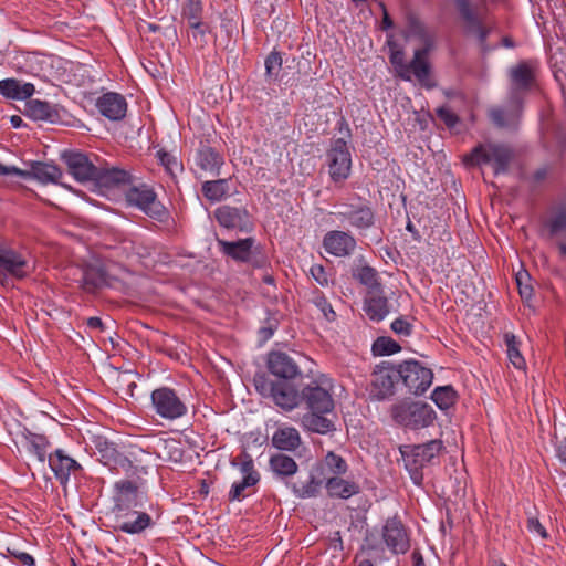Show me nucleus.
<instances>
[{
	"mask_svg": "<svg viewBox=\"0 0 566 566\" xmlns=\"http://www.w3.org/2000/svg\"><path fill=\"white\" fill-rule=\"evenodd\" d=\"M437 117L443 122V124L448 128H454L459 122L460 117L453 113L448 106H441L436 109Z\"/></svg>",
	"mask_w": 566,
	"mask_h": 566,
	"instance_id": "nucleus-53",
	"label": "nucleus"
},
{
	"mask_svg": "<svg viewBox=\"0 0 566 566\" xmlns=\"http://www.w3.org/2000/svg\"><path fill=\"white\" fill-rule=\"evenodd\" d=\"M301 390L295 387L287 392H279L277 407L292 411L303 406L306 412L301 418L303 428L307 431L328 434L336 430L334 421L327 418L334 410V399L329 390L323 388L316 380L308 384L300 382Z\"/></svg>",
	"mask_w": 566,
	"mask_h": 566,
	"instance_id": "nucleus-1",
	"label": "nucleus"
},
{
	"mask_svg": "<svg viewBox=\"0 0 566 566\" xmlns=\"http://www.w3.org/2000/svg\"><path fill=\"white\" fill-rule=\"evenodd\" d=\"M113 514V528L116 532H123L126 534H140L154 524V521L148 513L137 510L123 512L122 518L118 517L120 515L118 512H114Z\"/></svg>",
	"mask_w": 566,
	"mask_h": 566,
	"instance_id": "nucleus-23",
	"label": "nucleus"
},
{
	"mask_svg": "<svg viewBox=\"0 0 566 566\" xmlns=\"http://www.w3.org/2000/svg\"><path fill=\"white\" fill-rule=\"evenodd\" d=\"M114 505L112 513L118 512L123 517V512H129L140 505L139 501V486L132 480H119L114 484Z\"/></svg>",
	"mask_w": 566,
	"mask_h": 566,
	"instance_id": "nucleus-20",
	"label": "nucleus"
},
{
	"mask_svg": "<svg viewBox=\"0 0 566 566\" xmlns=\"http://www.w3.org/2000/svg\"><path fill=\"white\" fill-rule=\"evenodd\" d=\"M323 484L324 475L322 471H316L313 467L304 480L298 476L295 482L287 483V486L297 497L310 499L319 494Z\"/></svg>",
	"mask_w": 566,
	"mask_h": 566,
	"instance_id": "nucleus-28",
	"label": "nucleus"
},
{
	"mask_svg": "<svg viewBox=\"0 0 566 566\" xmlns=\"http://www.w3.org/2000/svg\"><path fill=\"white\" fill-rule=\"evenodd\" d=\"M526 280H530V274L527 272H518L516 274V283L521 297L531 298L533 295V287L528 284H524V281Z\"/></svg>",
	"mask_w": 566,
	"mask_h": 566,
	"instance_id": "nucleus-56",
	"label": "nucleus"
},
{
	"mask_svg": "<svg viewBox=\"0 0 566 566\" xmlns=\"http://www.w3.org/2000/svg\"><path fill=\"white\" fill-rule=\"evenodd\" d=\"M504 343L506 345V352L510 361L513 364L515 368L522 369L525 367V359L521 354L520 345L521 342L517 337L511 333L506 332L503 336Z\"/></svg>",
	"mask_w": 566,
	"mask_h": 566,
	"instance_id": "nucleus-42",
	"label": "nucleus"
},
{
	"mask_svg": "<svg viewBox=\"0 0 566 566\" xmlns=\"http://www.w3.org/2000/svg\"><path fill=\"white\" fill-rule=\"evenodd\" d=\"M547 175L548 169L546 167H542L534 171L532 179L534 184H539L546 179Z\"/></svg>",
	"mask_w": 566,
	"mask_h": 566,
	"instance_id": "nucleus-61",
	"label": "nucleus"
},
{
	"mask_svg": "<svg viewBox=\"0 0 566 566\" xmlns=\"http://www.w3.org/2000/svg\"><path fill=\"white\" fill-rule=\"evenodd\" d=\"M510 104L516 112H522L524 95L536 86V65L532 61H520L509 72Z\"/></svg>",
	"mask_w": 566,
	"mask_h": 566,
	"instance_id": "nucleus-7",
	"label": "nucleus"
},
{
	"mask_svg": "<svg viewBox=\"0 0 566 566\" xmlns=\"http://www.w3.org/2000/svg\"><path fill=\"white\" fill-rule=\"evenodd\" d=\"M11 555H13L22 565L27 566H33L34 565V558L24 552H13L9 551Z\"/></svg>",
	"mask_w": 566,
	"mask_h": 566,
	"instance_id": "nucleus-60",
	"label": "nucleus"
},
{
	"mask_svg": "<svg viewBox=\"0 0 566 566\" xmlns=\"http://www.w3.org/2000/svg\"><path fill=\"white\" fill-rule=\"evenodd\" d=\"M399 382L409 394L420 396L431 386L433 373L416 359H407L397 364Z\"/></svg>",
	"mask_w": 566,
	"mask_h": 566,
	"instance_id": "nucleus-11",
	"label": "nucleus"
},
{
	"mask_svg": "<svg viewBox=\"0 0 566 566\" xmlns=\"http://www.w3.org/2000/svg\"><path fill=\"white\" fill-rule=\"evenodd\" d=\"M357 247L356 239L348 231L331 230L323 238L324 250L334 256L345 258L352 255Z\"/></svg>",
	"mask_w": 566,
	"mask_h": 566,
	"instance_id": "nucleus-22",
	"label": "nucleus"
},
{
	"mask_svg": "<svg viewBox=\"0 0 566 566\" xmlns=\"http://www.w3.org/2000/svg\"><path fill=\"white\" fill-rule=\"evenodd\" d=\"M272 446L282 451H295L301 444V436L293 427L279 428L272 436Z\"/></svg>",
	"mask_w": 566,
	"mask_h": 566,
	"instance_id": "nucleus-37",
	"label": "nucleus"
},
{
	"mask_svg": "<svg viewBox=\"0 0 566 566\" xmlns=\"http://www.w3.org/2000/svg\"><path fill=\"white\" fill-rule=\"evenodd\" d=\"M382 539L392 554H405L410 548V539L401 520L395 515L382 526Z\"/></svg>",
	"mask_w": 566,
	"mask_h": 566,
	"instance_id": "nucleus-19",
	"label": "nucleus"
},
{
	"mask_svg": "<svg viewBox=\"0 0 566 566\" xmlns=\"http://www.w3.org/2000/svg\"><path fill=\"white\" fill-rule=\"evenodd\" d=\"M86 324L90 328H95V329H103V327H104L102 319L97 316L90 317L87 319Z\"/></svg>",
	"mask_w": 566,
	"mask_h": 566,
	"instance_id": "nucleus-63",
	"label": "nucleus"
},
{
	"mask_svg": "<svg viewBox=\"0 0 566 566\" xmlns=\"http://www.w3.org/2000/svg\"><path fill=\"white\" fill-rule=\"evenodd\" d=\"M527 530L531 533L538 534L543 539L548 538V533L546 528L541 524L537 517H528L527 518Z\"/></svg>",
	"mask_w": 566,
	"mask_h": 566,
	"instance_id": "nucleus-58",
	"label": "nucleus"
},
{
	"mask_svg": "<svg viewBox=\"0 0 566 566\" xmlns=\"http://www.w3.org/2000/svg\"><path fill=\"white\" fill-rule=\"evenodd\" d=\"M432 401L441 410L453 407L458 400V394L451 385L437 387L431 394Z\"/></svg>",
	"mask_w": 566,
	"mask_h": 566,
	"instance_id": "nucleus-41",
	"label": "nucleus"
},
{
	"mask_svg": "<svg viewBox=\"0 0 566 566\" xmlns=\"http://www.w3.org/2000/svg\"><path fill=\"white\" fill-rule=\"evenodd\" d=\"M277 326L279 322L275 318L268 317L264 321L263 326H261L259 329V335L261 339L263 342L269 340L273 336L274 332L277 329Z\"/></svg>",
	"mask_w": 566,
	"mask_h": 566,
	"instance_id": "nucleus-55",
	"label": "nucleus"
},
{
	"mask_svg": "<svg viewBox=\"0 0 566 566\" xmlns=\"http://www.w3.org/2000/svg\"><path fill=\"white\" fill-rule=\"evenodd\" d=\"M389 60L390 63L395 66L400 78L405 81L411 80L409 71L407 70L408 64L405 63V53L402 50L392 51Z\"/></svg>",
	"mask_w": 566,
	"mask_h": 566,
	"instance_id": "nucleus-50",
	"label": "nucleus"
},
{
	"mask_svg": "<svg viewBox=\"0 0 566 566\" xmlns=\"http://www.w3.org/2000/svg\"><path fill=\"white\" fill-rule=\"evenodd\" d=\"M266 373H256L253 377L255 390L271 399L277 406L279 392L295 389L303 380L298 364L286 353L271 350L266 355Z\"/></svg>",
	"mask_w": 566,
	"mask_h": 566,
	"instance_id": "nucleus-2",
	"label": "nucleus"
},
{
	"mask_svg": "<svg viewBox=\"0 0 566 566\" xmlns=\"http://www.w3.org/2000/svg\"><path fill=\"white\" fill-rule=\"evenodd\" d=\"M34 92L32 83H24L14 77L0 81V94L7 99L27 101Z\"/></svg>",
	"mask_w": 566,
	"mask_h": 566,
	"instance_id": "nucleus-33",
	"label": "nucleus"
},
{
	"mask_svg": "<svg viewBox=\"0 0 566 566\" xmlns=\"http://www.w3.org/2000/svg\"><path fill=\"white\" fill-rule=\"evenodd\" d=\"M157 158L160 165H163L166 171L172 177H175L177 172H181L184 170L182 164L178 161L174 155L164 149L157 151Z\"/></svg>",
	"mask_w": 566,
	"mask_h": 566,
	"instance_id": "nucleus-49",
	"label": "nucleus"
},
{
	"mask_svg": "<svg viewBox=\"0 0 566 566\" xmlns=\"http://www.w3.org/2000/svg\"><path fill=\"white\" fill-rule=\"evenodd\" d=\"M190 28L192 29L193 39L197 41L198 38H200L199 45L203 46V44L206 43V41L203 40V36L209 31V27L200 20V28H196V27H190Z\"/></svg>",
	"mask_w": 566,
	"mask_h": 566,
	"instance_id": "nucleus-59",
	"label": "nucleus"
},
{
	"mask_svg": "<svg viewBox=\"0 0 566 566\" xmlns=\"http://www.w3.org/2000/svg\"><path fill=\"white\" fill-rule=\"evenodd\" d=\"M557 457L563 463H566V438L560 442V444L557 448Z\"/></svg>",
	"mask_w": 566,
	"mask_h": 566,
	"instance_id": "nucleus-64",
	"label": "nucleus"
},
{
	"mask_svg": "<svg viewBox=\"0 0 566 566\" xmlns=\"http://www.w3.org/2000/svg\"><path fill=\"white\" fill-rule=\"evenodd\" d=\"M202 11L201 0H186L182 7V15L187 19L189 27L200 28Z\"/></svg>",
	"mask_w": 566,
	"mask_h": 566,
	"instance_id": "nucleus-43",
	"label": "nucleus"
},
{
	"mask_svg": "<svg viewBox=\"0 0 566 566\" xmlns=\"http://www.w3.org/2000/svg\"><path fill=\"white\" fill-rule=\"evenodd\" d=\"M331 545L334 549L343 551V539L339 531L334 533L333 537L331 538Z\"/></svg>",
	"mask_w": 566,
	"mask_h": 566,
	"instance_id": "nucleus-62",
	"label": "nucleus"
},
{
	"mask_svg": "<svg viewBox=\"0 0 566 566\" xmlns=\"http://www.w3.org/2000/svg\"><path fill=\"white\" fill-rule=\"evenodd\" d=\"M217 245L224 256L238 263H247L256 269H261L268 263L266 255L261 247L255 244V239L252 237L237 241H227L217 238Z\"/></svg>",
	"mask_w": 566,
	"mask_h": 566,
	"instance_id": "nucleus-6",
	"label": "nucleus"
},
{
	"mask_svg": "<svg viewBox=\"0 0 566 566\" xmlns=\"http://www.w3.org/2000/svg\"><path fill=\"white\" fill-rule=\"evenodd\" d=\"M431 50L432 48H429V44L417 49L411 62L407 65L409 75L411 76V74H413L418 82L428 88L434 86L433 83H428L431 73V65L428 61V55Z\"/></svg>",
	"mask_w": 566,
	"mask_h": 566,
	"instance_id": "nucleus-30",
	"label": "nucleus"
},
{
	"mask_svg": "<svg viewBox=\"0 0 566 566\" xmlns=\"http://www.w3.org/2000/svg\"><path fill=\"white\" fill-rule=\"evenodd\" d=\"M0 270L19 281L28 277L31 273L25 256L11 248H0Z\"/></svg>",
	"mask_w": 566,
	"mask_h": 566,
	"instance_id": "nucleus-26",
	"label": "nucleus"
},
{
	"mask_svg": "<svg viewBox=\"0 0 566 566\" xmlns=\"http://www.w3.org/2000/svg\"><path fill=\"white\" fill-rule=\"evenodd\" d=\"M312 302L314 303V305L322 312L323 316L328 321V322H334L336 319V312L334 311L333 306L331 305V303L327 301V298L325 297V295L323 294L322 291H319L318 289H315L313 291V298H312Z\"/></svg>",
	"mask_w": 566,
	"mask_h": 566,
	"instance_id": "nucleus-48",
	"label": "nucleus"
},
{
	"mask_svg": "<svg viewBox=\"0 0 566 566\" xmlns=\"http://www.w3.org/2000/svg\"><path fill=\"white\" fill-rule=\"evenodd\" d=\"M24 115L33 120L56 123L61 119L56 105L40 99H27Z\"/></svg>",
	"mask_w": 566,
	"mask_h": 566,
	"instance_id": "nucleus-31",
	"label": "nucleus"
},
{
	"mask_svg": "<svg viewBox=\"0 0 566 566\" xmlns=\"http://www.w3.org/2000/svg\"><path fill=\"white\" fill-rule=\"evenodd\" d=\"M92 442L94 455L111 471L125 474H134L137 471V467L133 464V461L125 455L116 443L102 436L94 437Z\"/></svg>",
	"mask_w": 566,
	"mask_h": 566,
	"instance_id": "nucleus-9",
	"label": "nucleus"
},
{
	"mask_svg": "<svg viewBox=\"0 0 566 566\" xmlns=\"http://www.w3.org/2000/svg\"><path fill=\"white\" fill-rule=\"evenodd\" d=\"M27 441L29 444V450L33 452L39 461L44 462L46 458V448L49 446V440L43 434L29 432L27 436Z\"/></svg>",
	"mask_w": 566,
	"mask_h": 566,
	"instance_id": "nucleus-46",
	"label": "nucleus"
},
{
	"mask_svg": "<svg viewBox=\"0 0 566 566\" xmlns=\"http://www.w3.org/2000/svg\"><path fill=\"white\" fill-rule=\"evenodd\" d=\"M392 420L402 427L418 430L431 426L436 419L433 408L421 401L402 400L390 407Z\"/></svg>",
	"mask_w": 566,
	"mask_h": 566,
	"instance_id": "nucleus-5",
	"label": "nucleus"
},
{
	"mask_svg": "<svg viewBox=\"0 0 566 566\" xmlns=\"http://www.w3.org/2000/svg\"><path fill=\"white\" fill-rule=\"evenodd\" d=\"M49 465L54 472L56 480L63 486L67 484L71 474L78 476L83 473L82 465L61 449L55 450L49 455Z\"/></svg>",
	"mask_w": 566,
	"mask_h": 566,
	"instance_id": "nucleus-24",
	"label": "nucleus"
},
{
	"mask_svg": "<svg viewBox=\"0 0 566 566\" xmlns=\"http://www.w3.org/2000/svg\"><path fill=\"white\" fill-rule=\"evenodd\" d=\"M96 107L109 120H120L126 116L127 102L122 94L107 92L97 98Z\"/></svg>",
	"mask_w": 566,
	"mask_h": 566,
	"instance_id": "nucleus-27",
	"label": "nucleus"
},
{
	"mask_svg": "<svg viewBox=\"0 0 566 566\" xmlns=\"http://www.w3.org/2000/svg\"><path fill=\"white\" fill-rule=\"evenodd\" d=\"M230 179L220 178L202 182L201 192L210 202H220L230 196Z\"/></svg>",
	"mask_w": 566,
	"mask_h": 566,
	"instance_id": "nucleus-38",
	"label": "nucleus"
},
{
	"mask_svg": "<svg viewBox=\"0 0 566 566\" xmlns=\"http://www.w3.org/2000/svg\"><path fill=\"white\" fill-rule=\"evenodd\" d=\"M265 74L270 78H276L282 67V55L277 51H272L265 59Z\"/></svg>",
	"mask_w": 566,
	"mask_h": 566,
	"instance_id": "nucleus-51",
	"label": "nucleus"
},
{
	"mask_svg": "<svg viewBox=\"0 0 566 566\" xmlns=\"http://www.w3.org/2000/svg\"><path fill=\"white\" fill-rule=\"evenodd\" d=\"M310 274L321 286L328 285V274L322 264H313Z\"/></svg>",
	"mask_w": 566,
	"mask_h": 566,
	"instance_id": "nucleus-57",
	"label": "nucleus"
},
{
	"mask_svg": "<svg viewBox=\"0 0 566 566\" xmlns=\"http://www.w3.org/2000/svg\"><path fill=\"white\" fill-rule=\"evenodd\" d=\"M375 356H388L401 350V346L389 336H379L373 344Z\"/></svg>",
	"mask_w": 566,
	"mask_h": 566,
	"instance_id": "nucleus-45",
	"label": "nucleus"
},
{
	"mask_svg": "<svg viewBox=\"0 0 566 566\" xmlns=\"http://www.w3.org/2000/svg\"><path fill=\"white\" fill-rule=\"evenodd\" d=\"M94 181L101 188L113 189L133 184V176L129 171L118 167H97Z\"/></svg>",
	"mask_w": 566,
	"mask_h": 566,
	"instance_id": "nucleus-29",
	"label": "nucleus"
},
{
	"mask_svg": "<svg viewBox=\"0 0 566 566\" xmlns=\"http://www.w3.org/2000/svg\"><path fill=\"white\" fill-rule=\"evenodd\" d=\"M214 219L220 227L248 233L253 230L252 217L245 207L222 205L213 211Z\"/></svg>",
	"mask_w": 566,
	"mask_h": 566,
	"instance_id": "nucleus-17",
	"label": "nucleus"
},
{
	"mask_svg": "<svg viewBox=\"0 0 566 566\" xmlns=\"http://www.w3.org/2000/svg\"><path fill=\"white\" fill-rule=\"evenodd\" d=\"M354 279L360 284L368 287V292H381V283L379 282L378 272L370 265H363L353 272Z\"/></svg>",
	"mask_w": 566,
	"mask_h": 566,
	"instance_id": "nucleus-40",
	"label": "nucleus"
},
{
	"mask_svg": "<svg viewBox=\"0 0 566 566\" xmlns=\"http://www.w3.org/2000/svg\"><path fill=\"white\" fill-rule=\"evenodd\" d=\"M314 469L322 471L325 482L329 476L344 475L348 470V464L343 457L328 451L324 459L314 465Z\"/></svg>",
	"mask_w": 566,
	"mask_h": 566,
	"instance_id": "nucleus-36",
	"label": "nucleus"
},
{
	"mask_svg": "<svg viewBox=\"0 0 566 566\" xmlns=\"http://www.w3.org/2000/svg\"><path fill=\"white\" fill-rule=\"evenodd\" d=\"M269 464L271 470L281 479L293 476L298 470L295 460L284 453L273 454L270 458Z\"/></svg>",
	"mask_w": 566,
	"mask_h": 566,
	"instance_id": "nucleus-39",
	"label": "nucleus"
},
{
	"mask_svg": "<svg viewBox=\"0 0 566 566\" xmlns=\"http://www.w3.org/2000/svg\"><path fill=\"white\" fill-rule=\"evenodd\" d=\"M397 371V364L391 361H381L375 366L369 389L373 400H387L396 394V386L399 384Z\"/></svg>",
	"mask_w": 566,
	"mask_h": 566,
	"instance_id": "nucleus-12",
	"label": "nucleus"
},
{
	"mask_svg": "<svg viewBox=\"0 0 566 566\" xmlns=\"http://www.w3.org/2000/svg\"><path fill=\"white\" fill-rule=\"evenodd\" d=\"M82 289L95 293L104 287L116 289L120 281L111 275L104 266L87 264L82 270Z\"/></svg>",
	"mask_w": 566,
	"mask_h": 566,
	"instance_id": "nucleus-21",
	"label": "nucleus"
},
{
	"mask_svg": "<svg viewBox=\"0 0 566 566\" xmlns=\"http://www.w3.org/2000/svg\"><path fill=\"white\" fill-rule=\"evenodd\" d=\"M442 449L443 443L439 439H433L421 444H405L399 447L405 468L416 485H422L423 468L427 464H431Z\"/></svg>",
	"mask_w": 566,
	"mask_h": 566,
	"instance_id": "nucleus-3",
	"label": "nucleus"
},
{
	"mask_svg": "<svg viewBox=\"0 0 566 566\" xmlns=\"http://www.w3.org/2000/svg\"><path fill=\"white\" fill-rule=\"evenodd\" d=\"M364 311L368 318L374 322L382 321L389 313V302L381 292H368L365 297Z\"/></svg>",
	"mask_w": 566,
	"mask_h": 566,
	"instance_id": "nucleus-35",
	"label": "nucleus"
},
{
	"mask_svg": "<svg viewBox=\"0 0 566 566\" xmlns=\"http://www.w3.org/2000/svg\"><path fill=\"white\" fill-rule=\"evenodd\" d=\"M391 329L394 333L402 336H410L412 334L413 326L410 322H408L403 317L396 318L391 325Z\"/></svg>",
	"mask_w": 566,
	"mask_h": 566,
	"instance_id": "nucleus-54",
	"label": "nucleus"
},
{
	"mask_svg": "<svg viewBox=\"0 0 566 566\" xmlns=\"http://www.w3.org/2000/svg\"><path fill=\"white\" fill-rule=\"evenodd\" d=\"M510 109L494 108L491 111L490 116L492 120L500 127H504L509 124V117L520 116L522 112H516L509 103Z\"/></svg>",
	"mask_w": 566,
	"mask_h": 566,
	"instance_id": "nucleus-52",
	"label": "nucleus"
},
{
	"mask_svg": "<svg viewBox=\"0 0 566 566\" xmlns=\"http://www.w3.org/2000/svg\"><path fill=\"white\" fill-rule=\"evenodd\" d=\"M545 224L548 228L551 238L565 231L566 230V207L558 208L554 212V214L546 221Z\"/></svg>",
	"mask_w": 566,
	"mask_h": 566,
	"instance_id": "nucleus-47",
	"label": "nucleus"
},
{
	"mask_svg": "<svg viewBox=\"0 0 566 566\" xmlns=\"http://www.w3.org/2000/svg\"><path fill=\"white\" fill-rule=\"evenodd\" d=\"M454 4L465 24V32L468 34H474L481 50L488 52V38L491 33V28L482 23L470 0H454Z\"/></svg>",
	"mask_w": 566,
	"mask_h": 566,
	"instance_id": "nucleus-18",
	"label": "nucleus"
},
{
	"mask_svg": "<svg viewBox=\"0 0 566 566\" xmlns=\"http://www.w3.org/2000/svg\"><path fill=\"white\" fill-rule=\"evenodd\" d=\"M324 483L331 497L347 500L360 493V486L357 482L345 480L342 475L329 476Z\"/></svg>",
	"mask_w": 566,
	"mask_h": 566,
	"instance_id": "nucleus-34",
	"label": "nucleus"
},
{
	"mask_svg": "<svg viewBox=\"0 0 566 566\" xmlns=\"http://www.w3.org/2000/svg\"><path fill=\"white\" fill-rule=\"evenodd\" d=\"M407 28L409 34L418 38L423 45H428L429 48H433V39L428 33L426 25L415 15H409L407 19Z\"/></svg>",
	"mask_w": 566,
	"mask_h": 566,
	"instance_id": "nucleus-44",
	"label": "nucleus"
},
{
	"mask_svg": "<svg viewBox=\"0 0 566 566\" xmlns=\"http://www.w3.org/2000/svg\"><path fill=\"white\" fill-rule=\"evenodd\" d=\"M231 465L238 467L243 478L231 485L228 493V501L241 502L255 492L253 488L259 483L260 474L254 469L252 457L245 450L231 460Z\"/></svg>",
	"mask_w": 566,
	"mask_h": 566,
	"instance_id": "nucleus-10",
	"label": "nucleus"
},
{
	"mask_svg": "<svg viewBox=\"0 0 566 566\" xmlns=\"http://www.w3.org/2000/svg\"><path fill=\"white\" fill-rule=\"evenodd\" d=\"M329 176L334 182H343L349 177L352 168V156L344 138L332 142L327 151Z\"/></svg>",
	"mask_w": 566,
	"mask_h": 566,
	"instance_id": "nucleus-16",
	"label": "nucleus"
},
{
	"mask_svg": "<svg viewBox=\"0 0 566 566\" xmlns=\"http://www.w3.org/2000/svg\"><path fill=\"white\" fill-rule=\"evenodd\" d=\"M151 406L155 412L163 419L176 420L188 412L186 403L170 387H159L150 395Z\"/></svg>",
	"mask_w": 566,
	"mask_h": 566,
	"instance_id": "nucleus-13",
	"label": "nucleus"
},
{
	"mask_svg": "<svg viewBox=\"0 0 566 566\" xmlns=\"http://www.w3.org/2000/svg\"><path fill=\"white\" fill-rule=\"evenodd\" d=\"M0 176H17L24 180L35 179L41 184H56L62 177V171L59 166L43 161H31L28 170L0 163Z\"/></svg>",
	"mask_w": 566,
	"mask_h": 566,
	"instance_id": "nucleus-14",
	"label": "nucleus"
},
{
	"mask_svg": "<svg viewBox=\"0 0 566 566\" xmlns=\"http://www.w3.org/2000/svg\"><path fill=\"white\" fill-rule=\"evenodd\" d=\"M62 158L67 166L69 172L77 181H94L97 166L90 160L87 155L80 151H65Z\"/></svg>",
	"mask_w": 566,
	"mask_h": 566,
	"instance_id": "nucleus-25",
	"label": "nucleus"
},
{
	"mask_svg": "<svg viewBox=\"0 0 566 566\" xmlns=\"http://www.w3.org/2000/svg\"><path fill=\"white\" fill-rule=\"evenodd\" d=\"M196 163L202 170L219 176L224 159L219 150L208 144H201L197 150Z\"/></svg>",
	"mask_w": 566,
	"mask_h": 566,
	"instance_id": "nucleus-32",
	"label": "nucleus"
},
{
	"mask_svg": "<svg viewBox=\"0 0 566 566\" xmlns=\"http://www.w3.org/2000/svg\"><path fill=\"white\" fill-rule=\"evenodd\" d=\"M334 214L340 220L346 221L352 228L358 231H365L373 228L376 223V212L368 201L361 203H338L337 211Z\"/></svg>",
	"mask_w": 566,
	"mask_h": 566,
	"instance_id": "nucleus-15",
	"label": "nucleus"
},
{
	"mask_svg": "<svg viewBox=\"0 0 566 566\" xmlns=\"http://www.w3.org/2000/svg\"><path fill=\"white\" fill-rule=\"evenodd\" d=\"M125 200L158 222H165L169 218L168 209L158 200L154 188L147 184L130 186L125 192Z\"/></svg>",
	"mask_w": 566,
	"mask_h": 566,
	"instance_id": "nucleus-8",
	"label": "nucleus"
},
{
	"mask_svg": "<svg viewBox=\"0 0 566 566\" xmlns=\"http://www.w3.org/2000/svg\"><path fill=\"white\" fill-rule=\"evenodd\" d=\"M514 159V151L502 144L476 145L469 154L464 155L463 163L467 167H479L492 164L495 176L506 174Z\"/></svg>",
	"mask_w": 566,
	"mask_h": 566,
	"instance_id": "nucleus-4",
	"label": "nucleus"
}]
</instances>
